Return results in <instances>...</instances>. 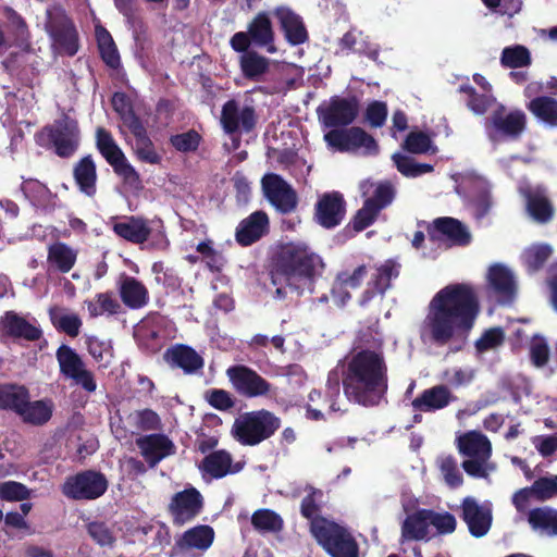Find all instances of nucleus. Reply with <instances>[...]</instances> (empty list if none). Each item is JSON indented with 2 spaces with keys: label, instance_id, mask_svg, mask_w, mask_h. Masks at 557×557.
<instances>
[{
  "label": "nucleus",
  "instance_id": "42",
  "mask_svg": "<svg viewBox=\"0 0 557 557\" xmlns=\"http://www.w3.org/2000/svg\"><path fill=\"white\" fill-rule=\"evenodd\" d=\"M238 62L243 76L255 82L261 81L270 66L269 59L253 50L240 54Z\"/></svg>",
  "mask_w": 557,
  "mask_h": 557
},
{
  "label": "nucleus",
  "instance_id": "31",
  "mask_svg": "<svg viewBox=\"0 0 557 557\" xmlns=\"http://www.w3.org/2000/svg\"><path fill=\"white\" fill-rule=\"evenodd\" d=\"M247 30L255 46L265 48L269 53L276 51L274 46V32L268 13H258L249 23Z\"/></svg>",
  "mask_w": 557,
  "mask_h": 557
},
{
  "label": "nucleus",
  "instance_id": "56",
  "mask_svg": "<svg viewBox=\"0 0 557 557\" xmlns=\"http://www.w3.org/2000/svg\"><path fill=\"white\" fill-rule=\"evenodd\" d=\"M437 465L445 483L449 487L456 488L462 484V473L460 472L458 463L453 456L438 457Z\"/></svg>",
  "mask_w": 557,
  "mask_h": 557
},
{
  "label": "nucleus",
  "instance_id": "15",
  "mask_svg": "<svg viewBox=\"0 0 557 557\" xmlns=\"http://www.w3.org/2000/svg\"><path fill=\"white\" fill-rule=\"evenodd\" d=\"M226 374L233 387L245 397L253 398L267 396L271 393V384L248 367H231Z\"/></svg>",
  "mask_w": 557,
  "mask_h": 557
},
{
  "label": "nucleus",
  "instance_id": "19",
  "mask_svg": "<svg viewBox=\"0 0 557 557\" xmlns=\"http://www.w3.org/2000/svg\"><path fill=\"white\" fill-rule=\"evenodd\" d=\"M202 508L203 497L193 486L174 494L169 505L173 521L177 525H183L196 518L202 511Z\"/></svg>",
  "mask_w": 557,
  "mask_h": 557
},
{
  "label": "nucleus",
  "instance_id": "27",
  "mask_svg": "<svg viewBox=\"0 0 557 557\" xmlns=\"http://www.w3.org/2000/svg\"><path fill=\"white\" fill-rule=\"evenodd\" d=\"M399 263L394 260H386L380 264L359 300L360 306H366L375 294L383 295L389 288L391 281L399 275Z\"/></svg>",
  "mask_w": 557,
  "mask_h": 557
},
{
  "label": "nucleus",
  "instance_id": "35",
  "mask_svg": "<svg viewBox=\"0 0 557 557\" xmlns=\"http://www.w3.org/2000/svg\"><path fill=\"white\" fill-rule=\"evenodd\" d=\"M214 530L210 525H196L183 533L177 545L182 549H197L205 552L211 547L214 541Z\"/></svg>",
  "mask_w": 557,
  "mask_h": 557
},
{
  "label": "nucleus",
  "instance_id": "23",
  "mask_svg": "<svg viewBox=\"0 0 557 557\" xmlns=\"http://www.w3.org/2000/svg\"><path fill=\"white\" fill-rule=\"evenodd\" d=\"M519 193L524 197L528 213L534 221L546 223L552 219L553 207L543 187H533L528 182L522 181L519 184Z\"/></svg>",
  "mask_w": 557,
  "mask_h": 557
},
{
  "label": "nucleus",
  "instance_id": "26",
  "mask_svg": "<svg viewBox=\"0 0 557 557\" xmlns=\"http://www.w3.org/2000/svg\"><path fill=\"white\" fill-rule=\"evenodd\" d=\"M366 265H359L354 271H343L336 275L331 289L333 301L339 306H345L351 298L350 290L360 287L367 276Z\"/></svg>",
  "mask_w": 557,
  "mask_h": 557
},
{
  "label": "nucleus",
  "instance_id": "52",
  "mask_svg": "<svg viewBox=\"0 0 557 557\" xmlns=\"http://www.w3.org/2000/svg\"><path fill=\"white\" fill-rule=\"evenodd\" d=\"M112 107L122 120L123 125L129 131L143 124L134 112L131 99L125 94L115 92L112 97Z\"/></svg>",
  "mask_w": 557,
  "mask_h": 557
},
{
  "label": "nucleus",
  "instance_id": "61",
  "mask_svg": "<svg viewBox=\"0 0 557 557\" xmlns=\"http://www.w3.org/2000/svg\"><path fill=\"white\" fill-rule=\"evenodd\" d=\"M86 345L89 354L97 362H100L104 367L110 363L113 357L110 341L100 339L96 336H89L86 339Z\"/></svg>",
  "mask_w": 557,
  "mask_h": 557
},
{
  "label": "nucleus",
  "instance_id": "63",
  "mask_svg": "<svg viewBox=\"0 0 557 557\" xmlns=\"http://www.w3.org/2000/svg\"><path fill=\"white\" fill-rule=\"evenodd\" d=\"M150 232L147 236L148 246L157 250L168 249L170 243L165 235L163 223L160 219L148 220Z\"/></svg>",
  "mask_w": 557,
  "mask_h": 557
},
{
  "label": "nucleus",
  "instance_id": "29",
  "mask_svg": "<svg viewBox=\"0 0 557 557\" xmlns=\"http://www.w3.org/2000/svg\"><path fill=\"white\" fill-rule=\"evenodd\" d=\"M269 227L268 215L263 211H256L244 219L236 228V240L242 246H249L259 240Z\"/></svg>",
  "mask_w": 557,
  "mask_h": 557
},
{
  "label": "nucleus",
  "instance_id": "48",
  "mask_svg": "<svg viewBox=\"0 0 557 557\" xmlns=\"http://www.w3.org/2000/svg\"><path fill=\"white\" fill-rule=\"evenodd\" d=\"M90 318L114 315L120 312L121 305L112 293H99L94 298L84 301Z\"/></svg>",
  "mask_w": 557,
  "mask_h": 557
},
{
  "label": "nucleus",
  "instance_id": "20",
  "mask_svg": "<svg viewBox=\"0 0 557 557\" xmlns=\"http://www.w3.org/2000/svg\"><path fill=\"white\" fill-rule=\"evenodd\" d=\"M488 296L502 305L510 304L517 293L512 272L503 264L490 267L487 272Z\"/></svg>",
  "mask_w": 557,
  "mask_h": 557
},
{
  "label": "nucleus",
  "instance_id": "49",
  "mask_svg": "<svg viewBox=\"0 0 557 557\" xmlns=\"http://www.w3.org/2000/svg\"><path fill=\"white\" fill-rule=\"evenodd\" d=\"M29 399L28 392L23 386L5 385L0 387V408L9 409L18 416Z\"/></svg>",
  "mask_w": 557,
  "mask_h": 557
},
{
  "label": "nucleus",
  "instance_id": "16",
  "mask_svg": "<svg viewBox=\"0 0 557 557\" xmlns=\"http://www.w3.org/2000/svg\"><path fill=\"white\" fill-rule=\"evenodd\" d=\"M317 112L324 127L346 126L355 121L358 104L352 99L334 97L327 103L321 104Z\"/></svg>",
  "mask_w": 557,
  "mask_h": 557
},
{
  "label": "nucleus",
  "instance_id": "9",
  "mask_svg": "<svg viewBox=\"0 0 557 557\" xmlns=\"http://www.w3.org/2000/svg\"><path fill=\"white\" fill-rule=\"evenodd\" d=\"M329 148L339 152H354L362 156H376V140L360 127L332 129L324 135Z\"/></svg>",
  "mask_w": 557,
  "mask_h": 557
},
{
  "label": "nucleus",
  "instance_id": "21",
  "mask_svg": "<svg viewBox=\"0 0 557 557\" xmlns=\"http://www.w3.org/2000/svg\"><path fill=\"white\" fill-rule=\"evenodd\" d=\"M221 122L226 133L249 132L256 124L255 109L249 104L230 100L223 106Z\"/></svg>",
  "mask_w": 557,
  "mask_h": 557
},
{
  "label": "nucleus",
  "instance_id": "34",
  "mask_svg": "<svg viewBox=\"0 0 557 557\" xmlns=\"http://www.w3.org/2000/svg\"><path fill=\"white\" fill-rule=\"evenodd\" d=\"M165 358L172 366L183 369L186 373H194L203 367L202 357L185 345H177L168 349Z\"/></svg>",
  "mask_w": 557,
  "mask_h": 557
},
{
  "label": "nucleus",
  "instance_id": "30",
  "mask_svg": "<svg viewBox=\"0 0 557 557\" xmlns=\"http://www.w3.org/2000/svg\"><path fill=\"white\" fill-rule=\"evenodd\" d=\"M287 41L292 45H300L308 38L301 17L287 7L276 8L274 11Z\"/></svg>",
  "mask_w": 557,
  "mask_h": 557
},
{
  "label": "nucleus",
  "instance_id": "24",
  "mask_svg": "<svg viewBox=\"0 0 557 557\" xmlns=\"http://www.w3.org/2000/svg\"><path fill=\"white\" fill-rule=\"evenodd\" d=\"M136 445L144 459L151 468L156 467L162 459L175 453L173 442L164 434H150L136 440Z\"/></svg>",
  "mask_w": 557,
  "mask_h": 557
},
{
  "label": "nucleus",
  "instance_id": "4",
  "mask_svg": "<svg viewBox=\"0 0 557 557\" xmlns=\"http://www.w3.org/2000/svg\"><path fill=\"white\" fill-rule=\"evenodd\" d=\"M457 447L459 453L467 457L462 468L470 476L487 479L496 470V465L491 461L492 444L481 432L469 431L459 435Z\"/></svg>",
  "mask_w": 557,
  "mask_h": 557
},
{
  "label": "nucleus",
  "instance_id": "7",
  "mask_svg": "<svg viewBox=\"0 0 557 557\" xmlns=\"http://www.w3.org/2000/svg\"><path fill=\"white\" fill-rule=\"evenodd\" d=\"M311 533L332 557H358V545L343 525L327 519H315Z\"/></svg>",
  "mask_w": 557,
  "mask_h": 557
},
{
  "label": "nucleus",
  "instance_id": "14",
  "mask_svg": "<svg viewBox=\"0 0 557 557\" xmlns=\"http://www.w3.org/2000/svg\"><path fill=\"white\" fill-rule=\"evenodd\" d=\"M45 132L59 157H71L79 146L78 124L67 115L57 120L53 125L46 127Z\"/></svg>",
  "mask_w": 557,
  "mask_h": 557
},
{
  "label": "nucleus",
  "instance_id": "5",
  "mask_svg": "<svg viewBox=\"0 0 557 557\" xmlns=\"http://www.w3.org/2000/svg\"><path fill=\"white\" fill-rule=\"evenodd\" d=\"M281 421L272 412L261 409L240 414L232 426L233 436L243 445H257L271 437Z\"/></svg>",
  "mask_w": 557,
  "mask_h": 557
},
{
  "label": "nucleus",
  "instance_id": "47",
  "mask_svg": "<svg viewBox=\"0 0 557 557\" xmlns=\"http://www.w3.org/2000/svg\"><path fill=\"white\" fill-rule=\"evenodd\" d=\"M232 457L225 450H216L208 455L200 465L203 475L213 479L225 476L231 471Z\"/></svg>",
  "mask_w": 557,
  "mask_h": 557
},
{
  "label": "nucleus",
  "instance_id": "11",
  "mask_svg": "<svg viewBox=\"0 0 557 557\" xmlns=\"http://www.w3.org/2000/svg\"><path fill=\"white\" fill-rule=\"evenodd\" d=\"M108 488L106 476L97 471L88 470L66 478L62 493L75 500H90L102 496Z\"/></svg>",
  "mask_w": 557,
  "mask_h": 557
},
{
  "label": "nucleus",
  "instance_id": "54",
  "mask_svg": "<svg viewBox=\"0 0 557 557\" xmlns=\"http://www.w3.org/2000/svg\"><path fill=\"white\" fill-rule=\"evenodd\" d=\"M392 159L397 170L408 177H417L433 171V166L431 164L416 162L413 159L400 152L394 153Z\"/></svg>",
  "mask_w": 557,
  "mask_h": 557
},
{
  "label": "nucleus",
  "instance_id": "44",
  "mask_svg": "<svg viewBox=\"0 0 557 557\" xmlns=\"http://www.w3.org/2000/svg\"><path fill=\"white\" fill-rule=\"evenodd\" d=\"M528 109L543 124L557 127V100L548 96L532 99Z\"/></svg>",
  "mask_w": 557,
  "mask_h": 557
},
{
  "label": "nucleus",
  "instance_id": "45",
  "mask_svg": "<svg viewBox=\"0 0 557 557\" xmlns=\"http://www.w3.org/2000/svg\"><path fill=\"white\" fill-rule=\"evenodd\" d=\"M472 189L470 207L474 218L480 220L488 213L492 207L490 186L484 178L475 177L472 180Z\"/></svg>",
  "mask_w": 557,
  "mask_h": 557
},
{
  "label": "nucleus",
  "instance_id": "51",
  "mask_svg": "<svg viewBox=\"0 0 557 557\" xmlns=\"http://www.w3.org/2000/svg\"><path fill=\"white\" fill-rule=\"evenodd\" d=\"M20 416L27 423L44 424L52 416V403L48 400H36L30 403L28 399Z\"/></svg>",
  "mask_w": 557,
  "mask_h": 557
},
{
  "label": "nucleus",
  "instance_id": "43",
  "mask_svg": "<svg viewBox=\"0 0 557 557\" xmlns=\"http://www.w3.org/2000/svg\"><path fill=\"white\" fill-rule=\"evenodd\" d=\"M341 45L354 52L364 54L373 61L377 60V45L371 42L369 36H366L362 32H359L356 28H352L343 36Z\"/></svg>",
  "mask_w": 557,
  "mask_h": 557
},
{
  "label": "nucleus",
  "instance_id": "12",
  "mask_svg": "<svg viewBox=\"0 0 557 557\" xmlns=\"http://www.w3.org/2000/svg\"><path fill=\"white\" fill-rule=\"evenodd\" d=\"M524 127L525 114L519 110L506 113L503 106H499L486 121V132L493 143L515 139L523 132Z\"/></svg>",
  "mask_w": 557,
  "mask_h": 557
},
{
  "label": "nucleus",
  "instance_id": "60",
  "mask_svg": "<svg viewBox=\"0 0 557 557\" xmlns=\"http://www.w3.org/2000/svg\"><path fill=\"white\" fill-rule=\"evenodd\" d=\"M430 528H434L436 534H450L456 530L457 521L454 515L447 511H434L428 509Z\"/></svg>",
  "mask_w": 557,
  "mask_h": 557
},
{
  "label": "nucleus",
  "instance_id": "46",
  "mask_svg": "<svg viewBox=\"0 0 557 557\" xmlns=\"http://www.w3.org/2000/svg\"><path fill=\"white\" fill-rule=\"evenodd\" d=\"M4 330L15 337H22L27 341L38 339L41 331L27 322L24 318L13 313L7 312L2 319Z\"/></svg>",
  "mask_w": 557,
  "mask_h": 557
},
{
  "label": "nucleus",
  "instance_id": "50",
  "mask_svg": "<svg viewBox=\"0 0 557 557\" xmlns=\"http://www.w3.org/2000/svg\"><path fill=\"white\" fill-rule=\"evenodd\" d=\"M4 15L10 25L12 45L27 48L29 46L30 34L25 20L13 9L4 8Z\"/></svg>",
  "mask_w": 557,
  "mask_h": 557
},
{
  "label": "nucleus",
  "instance_id": "59",
  "mask_svg": "<svg viewBox=\"0 0 557 557\" xmlns=\"http://www.w3.org/2000/svg\"><path fill=\"white\" fill-rule=\"evenodd\" d=\"M460 91L468 95L467 106L475 114H484L495 103L491 94L479 95L471 86H460Z\"/></svg>",
  "mask_w": 557,
  "mask_h": 557
},
{
  "label": "nucleus",
  "instance_id": "40",
  "mask_svg": "<svg viewBox=\"0 0 557 557\" xmlns=\"http://www.w3.org/2000/svg\"><path fill=\"white\" fill-rule=\"evenodd\" d=\"M434 227L455 245L465 246L471 242L468 227L457 219L438 218L434 221Z\"/></svg>",
  "mask_w": 557,
  "mask_h": 557
},
{
  "label": "nucleus",
  "instance_id": "1",
  "mask_svg": "<svg viewBox=\"0 0 557 557\" xmlns=\"http://www.w3.org/2000/svg\"><path fill=\"white\" fill-rule=\"evenodd\" d=\"M339 376L346 398L355 404L372 407L384 397L387 384V364L383 352V337L379 331H369L359 337V345L329 373L326 396L319 391L309 394L306 417L312 421L325 414L342 411L336 406L339 397Z\"/></svg>",
  "mask_w": 557,
  "mask_h": 557
},
{
  "label": "nucleus",
  "instance_id": "8",
  "mask_svg": "<svg viewBox=\"0 0 557 557\" xmlns=\"http://www.w3.org/2000/svg\"><path fill=\"white\" fill-rule=\"evenodd\" d=\"M363 196L372 191V196L367 197L362 208H360L352 221V226L357 232H361L370 226L377 218L381 210L389 206L394 199V189L388 183L374 184L364 181L360 184Z\"/></svg>",
  "mask_w": 557,
  "mask_h": 557
},
{
  "label": "nucleus",
  "instance_id": "38",
  "mask_svg": "<svg viewBox=\"0 0 557 557\" xmlns=\"http://www.w3.org/2000/svg\"><path fill=\"white\" fill-rule=\"evenodd\" d=\"M428 509H420L409 515L401 525V535L405 540L420 541L430 539V524Z\"/></svg>",
  "mask_w": 557,
  "mask_h": 557
},
{
  "label": "nucleus",
  "instance_id": "58",
  "mask_svg": "<svg viewBox=\"0 0 557 557\" xmlns=\"http://www.w3.org/2000/svg\"><path fill=\"white\" fill-rule=\"evenodd\" d=\"M500 61L506 67H523L531 63V55L525 47L518 45L505 48L502 52Z\"/></svg>",
  "mask_w": 557,
  "mask_h": 557
},
{
  "label": "nucleus",
  "instance_id": "28",
  "mask_svg": "<svg viewBox=\"0 0 557 557\" xmlns=\"http://www.w3.org/2000/svg\"><path fill=\"white\" fill-rule=\"evenodd\" d=\"M117 290L123 304L129 309H141L149 302L147 287L137 278L121 274L117 281Z\"/></svg>",
  "mask_w": 557,
  "mask_h": 557
},
{
  "label": "nucleus",
  "instance_id": "3",
  "mask_svg": "<svg viewBox=\"0 0 557 557\" xmlns=\"http://www.w3.org/2000/svg\"><path fill=\"white\" fill-rule=\"evenodd\" d=\"M324 267L321 256L308 245L290 243L283 246L271 272L272 284L275 286L274 298L282 300L292 292L299 296L306 290H312Z\"/></svg>",
  "mask_w": 557,
  "mask_h": 557
},
{
  "label": "nucleus",
  "instance_id": "22",
  "mask_svg": "<svg viewBox=\"0 0 557 557\" xmlns=\"http://www.w3.org/2000/svg\"><path fill=\"white\" fill-rule=\"evenodd\" d=\"M345 200L338 191L322 195L315 205V220L325 227L333 228L341 224L345 216Z\"/></svg>",
  "mask_w": 557,
  "mask_h": 557
},
{
  "label": "nucleus",
  "instance_id": "55",
  "mask_svg": "<svg viewBox=\"0 0 557 557\" xmlns=\"http://www.w3.org/2000/svg\"><path fill=\"white\" fill-rule=\"evenodd\" d=\"M251 523L260 532H276L282 529L283 520L270 509H259L252 515Z\"/></svg>",
  "mask_w": 557,
  "mask_h": 557
},
{
  "label": "nucleus",
  "instance_id": "17",
  "mask_svg": "<svg viewBox=\"0 0 557 557\" xmlns=\"http://www.w3.org/2000/svg\"><path fill=\"white\" fill-rule=\"evenodd\" d=\"M461 518L468 525L469 532L475 537L484 536L492 525V504H480L474 497L468 496L461 503Z\"/></svg>",
  "mask_w": 557,
  "mask_h": 557
},
{
  "label": "nucleus",
  "instance_id": "57",
  "mask_svg": "<svg viewBox=\"0 0 557 557\" xmlns=\"http://www.w3.org/2000/svg\"><path fill=\"white\" fill-rule=\"evenodd\" d=\"M196 249L201 255V260L206 263L210 271H222L226 260L221 251L214 249L212 240H205L199 243Z\"/></svg>",
  "mask_w": 557,
  "mask_h": 557
},
{
  "label": "nucleus",
  "instance_id": "32",
  "mask_svg": "<svg viewBox=\"0 0 557 557\" xmlns=\"http://www.w3.org/2000/svg\"><path fill=\"white\" fill-rule=\"evenodd\" d=\"M454 398L447 386L436 385L425 389L411 405L416 411H435L448 406Z\"/></svg>",
  "mask_w": 557,
  "mask_h": 557
},
{
  "label": "nucleus",
  "instance_id": "39",
  "mask_svg": "<svg viewBox=\"0 0 557 557\" xmlns=\"http://www.w3.org/2000/svg\"><path fill=\"white\" fill-rule=\"evenodd\" d=\"M49 317L57 330L71 337H76L79 334L83 322L77 313L60 306H53L49 309Z\"/></svg>",
  "mask_w": 557,
  "mask_h": 557
},
{
  "label": "nucleus",
  "instance_id": "33",
  "mask_svg": "<svg viewBox=\"0 0 557 557\" xmlns=\"http://www.w3.org/2000/svg\"><path fill=\"white\" fill-rule=\"evenodd\" d=\"M528 522L540 535L557 536V509L548 506L531 509L528 512Z\"/></svg>",
  "mask_w": 557,
  "mask_h": 557
},
{
  "label": "nucleus",
  "instance_id": "13",
  "mask_svg": "<svg viewBox=\"0 0 557 557\" xmlns=\"http://www.w3.org/2000/svg\"><path fill=\"white\" fill-rule=\"evenodd\" d=\"M57 360L64 377L72 380L88 393L96 391L97 384L92 373L73 348L66 345L60 346L57 350Z\"/></svg>",
  "mask_w": 557,
  "mask_h": 557
},
{
  "label": "nucleus",
  "instance_id": "2",
  "mask_svg": "<svg viewBox=\"0 0 557 557\" xmlns=\"http://www.w3.org/2000/svg\"><path fill=\"white\" fill-rule=\"evenodd\" d=\"M480 307L469 284H449L440 289L429 302L420 325L423 343L444 346L453 341L465 342L472 330Z\"/></svg>",
  "mask_w": 557,
  "mask_h": 557
},
{
  "label": "nucleus",
  "instance_id": "37",
  "mask_svg": "<svg viewBox=\"0 0 557 557\" xmlns=\"http://www.w3.org/2000/svg\"><path fill=\"white\" fill-rule=\"evenodd\" d=\"M129 132L135 137L133 150L137 159L148 164H159L162 157L149 138L145 125L141 124Z\"/></svg>",
  "mask_w": 557,
  "mask_h": 557
},
{
  "label": "nucleus",
  "instance_id": "41",
  "mask_svg": "<svg viewBox=\"0 0 557 557\" xmlns=\"http://www.w3.org/2000/svg\"><path fill=\"white\" fill-rule=\"evenodd\" d=\"M74 177L82 193L89 197L96 194L97 172L90 156L84 157L77 162L74 168Z\"/></svg>",
  "mask_w": 557,
  "mask_h": 557
},
{
  "label": "nucleus",
  "instance_id": "53",
  "mask_svg": "<svg viewBox=\"0 0 557 557\" xmlns=\"http://www.w3.org/2000/svg\"><path fill=\"white\" fill-rule=\"evenodd\" d=\"M553 248L547 244H535L522 253V260L530 272L539 270L550 257Z\"/></svg>",
  "mask_w": 557,
  "mask_h": 557
},
{
  "label": "nucleus",
  "instance_id": "25",
  "mask_svg": "<svg viewBox=\"0 0 557 557\" xmlns=\"http://www.w3.org/2000/svg\"><path fill=\"white\" fill-rule=\"evenodd\" d=\"M109 224L116 236L136 245L145 244L150 232L148 220L135 215L112 218Z\"/></svg>",
  "mask_w": 557,
  "mask_h": 557
},
{
  "label": "nucleus",
  "instance_id": "18",
  "mask_svg": "<svg viewBox=\"0 0 557 557\" xmlns=\"http://www.w3.org/2000/svg\"><path fill=\"white\" fill-rule=\"evenodd\" d=\"M261 184L265 198L278 211L287 213L296 208V191L280 175L274 173L265 174Z\"/></svg>",
  "mask_w": 557,
  "mask_h": 557
},
{
  "label": "nucleus",
  "instance_id": "62",
  "mask_svg": "<svg viewBox=\"0 0 557 557\" xmlns=\"http://www.w3.org/2000/svg\"><path fill=\"white\" fill-rule=\"evenodd\" d=\"M90 537L102 547H111L115 542V533L111 527L104 522H90L87 525Z\"/></svg>",
  "mask_w": 557,
  "mask_h": 557
},
{
  "label": "nucleus",
  "instance_id": "6",
  "mask_svg": "<svg viewBox=\"0 0 557 557\" xmlns=\"http://www.w3.org/2000/svg\"><path fill=\"white\" fill-rule=\"evenodd\" d=\"M45 29L51 39V47L58 53L72 57L78 51L77 29L62 7L47 9Z\"/></svg>",
  "mask_w": 557,
  "mask_h": 557
},
{
  "label": "nucleus",
  "instance_id": "10",
  "mask_svg": "<svg viewBox=\"0 0 557 557\" xmlns=\"http://www.w3.org/2000/svg\"><path fill=\"white\" fill-rule=\"evenodd\" d=\"M96 147L114 172L129 184L139 183V174L128 162L112 134L103 127L96 129Z\"/></svg>",
  "mask_w": 557,
  "mask_h": 557
},
{
  "label": "nucleus",
  "instance_id": "64",
  "mask_svg": "<svg viewBox=\"0 0 557 557\" xmlns=\"http://www.w3.org/2000/svg\"><path fill=\"white\" fill-rule=\"evenodd\" d=\"M531 486L537 500L557 497V475L540 478Z\"/></svg>",
  "mask_w": 557,
  "mask_h": 557
},
{
  "label": "nucleus",
  "instance_id": "36",
  "mask_svg": "<svg viewBox=\"0 0 557 557\" xmlns=\"http://www.w3.org/2000/svg\"><path fill=\"white\" fill-rule=\"evenodd\" d=\"M77 259V250L65 243L57 242L48 247L47 262L61 273L70 272Z\"/></svg>",
  "mask_w": 557,
  "mask_h": 557
}]
</instances>
